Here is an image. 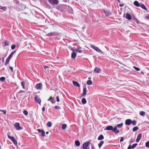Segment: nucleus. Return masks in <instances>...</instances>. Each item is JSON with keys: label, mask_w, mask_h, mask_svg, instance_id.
Returning <instances> with one entry per match:
<instances>
[{"label": "nucleus", "mask_w": 149, "mask_h": 149, "mask_svg": "<svg viewBox=\"0 0 149 149\" xmlns=\"http://www.w3.org/2000/svg\"><path fill=\"white\" fill-rule=\"evenodd\" d=\"M134 4L135 6L136 7H139L140 5V4H139V2L136 1L134 2Z\"/></svg>", "instance_id": "4be33fe9"}, {"label": "nucleus", "mask_w": 149, "mask_h": 149, "mask_svg": "<svg viewBox=\"0 0 149 149\" xmlns=\"http://www.w3.org/2000/svg\"><path fill=\"white\" fill-rule=\"evenodd\" d=\"M48 101H50L52 103H54L55 102V101L54 99V98L51 97L48 100Z\"/></svg>", "instance_id": "f3484780"}, {"label": "nucleus", "mask_w": 149, "mask_h": 149, "mask_svg": "<svg viewBox=\"0 0 149 149\" xmlns=\"http://www.w3.org/2000/svg\"><path fill=\"white\" fill-rule=\"evenodd\" d=\"M133 68L136 71H138L140 70V69L139 68H137L135 66H134L133 67Z\"/></svg>", "instance_id": "a18cd8bd"}, {"label": "nucleus", "mask_w": 149, "mask_h": 149, "mask_svg": "<svg viewBox=\"0 0 149 149\" xmlns=\"http://www.w3.org/2000/svg\"><path fill=\"white\" fill-rule=\"evenodd\" d=\"M101 71V70L99 68H97L96 67L94 70V71L96 73H99Z\"/></svg>", "instance_id": "412c9836"}, {"label": "nucleus", "mask_w": 149, "mask_h": 149, "mask_svg": "<svg viewBox=\"0 0 149 149\" xmlns=\"http://www.w3.org/2000/svg\"><path fill=\"white\" fill-rule=\"evenodd\" d=\"M4 43L5 46H8L9 45V42L7 41H5Z\"/></svg>", "instance_id": "79ce46f5"}, {"label": "nucleus", "mask_w": 149, "mask_h": 149, "mask_svg": "<svg viewBox=\"0 0 149 149\" xmlns=\"http://www.w3.org/2000/svg\"><path fill=\"white\" fill-rule=\"evenodd\" d=\"M126 18L129 20L132 19V17L130 14L128 13H127L126 15Z\"/></svg>", "instance_id": "a211bd4d"}, {"label": "nucleus", "mask_w": 149, "mask_h": 149, "mask_svg": "<svg viewBox=\"0 0 149 149\" xmlns=\"http://www.w3.org/2000/svg\"><path fill=\"white\" fill-rule=\"evenodd\" d=\"M81 48H82L81 47L78 46L77 47V49H75L74 51H77L79 53H81L82 52V50H81Z\"/></svg>", "instance_id": "2eb2a0df"}, {"label": "nucleus", "mask_w": 149, "mask_h": 149, "mask_svg": "<svg viewBox=\"0 0 149 149\" xmlns=\"http://www.w3.org/2000/svg\"><path fill=\"white\" fill-rule=\"evenodd\" d=\"M0 9L3 11H6V10L7 8L6 6H2L0 5Z\"/></svg>", "instance_id": "bb28decb"}, {"label": "nucleus", "mask_w": 149, "mask_h": 149, "mask_svg": "<svg viewBox=\"0 0 149 149\" xmlns=\"http://www.w3.org/2000/svg\"><path fill=\"white\" fill-rule=\"evenodd\" d=\"M89 142H88L84 143L82 146L83 149H87L89 145Z\"/></svg>", "instance_id": "0eeeda50"}, {"label": "nucleus", "mask_w": 149, "mask_h": 149, "mask_svg": "<svg viewBox=\"0 0 149 149\" xmlns=\"http://www.w3.org/2000/svg\"><path fill=\"white\" fill-rule=\"evenodd\" d=\"M16 129L18 130H21L22 128L20 126L19 124L18 123H16L14 125Z\"/></svg>", "instance_id": "6e6552de"}, {"label": "nucleus", "mask_w": 149, "mask_h": 149, "mask_svg": "<svg viewBox=\"0 0 149 149\" xmlns=\"http://www.w3.org/2000/svg\"><path fill=\"white\" fill-rule=\"evenodd\" d=\"M104 141H100L99 143L98 144L99 147L100 148L102 146V145L103 144Z\"/></svg>", "instance_id": "a878e982"}, {"label": "nucleus", "mask_w": 149, "mask_h": 149, "mask_svg": "<svg viewBox=\"0 0 149 149\" xmlns=\"http://www.w3.org/2000/svg\"><path fill=\"white\" fill-rule=\"evenodd\" d=\"M104 13L107 17L111 15V13L110 11L108 10H104Z\"/></svg>", "instance_id": "9d476101"}, {"label": "nucleus", "mask_w": 149, "mask_h": 149, "mask_svg": "<svg viewBox=\"0 0 149 149\" xmlns=\"http://www.w3.org/2000/svg\"><path fill=\"white\" fill-rule=\"evenodd\" d=\"M56 99L57 102H59V101L60 100H59V97H58V96L56 97Z\"/></svg>", "instance_id": "8fccbe9b"}, {"label": "nucleus", "mask_w": 149, "mask_h": 149, "mask_svg": "<svg viewBox=\"0 0 149 149\" xmlns=\"http://www.w3.org/2000/svg\"><path fill=\"white\" fill-rule=\"evenodd\" d=\"M132 19L135 22L137 23L138 24L139 23V21L134 17H132Z\"/></svg>", "instance_id": "5701e85b"}, {"label": "nucleus", "mask_w": 149, "mask_h": 149, "mask_svg": "<svg viewBox=\"0 0 149 149\" xmlns=\"http://www.w3.org/2000/svg\"><path fill=\"white\" fill-rule=\"evenodd\" d=\"M55 108L56 109H61V108L60 107L58 106H55Z\"/></svg>", "instance_id": "09e8293b"}, {"label": "nucleus", "mask_w": 149, "mask_h": 149, "mask_svg": "<svg viewBox=\"0 0 149 149\" xmlns=\"http://www.w3.org/2000/svg\"><path fill=\"white\" fill-rule=\"evenodd\" d=\"M73 84L74 86H76L78 87H80V85L77 81H73Z\"/></svg>", "instance_id": "6ab92c4d"}, {"label": "nucleus", "mask_w": 149, "mask_h": 149, "mask_svg": "<svg viewBox=\"0 0 149 149\" xmlns=\"http://www.w3.org/2000/svg\"><path fill=\"white\" fill-rule=\"evenodd\" d=\"M140 6L143 9L145 10H147V8L144 4L141 3Z\"/></svg>", "instance_id": "b1692460"}, {"label": "nucleus", "mask_w": 149, "mask_h": 149, "mask_svg": "<svg viewBox=\"0 0 149 149\" xmlns=\"http://www.w3.org/2000/svg\"><path fill=\"white\" fill-rule=\"evenodd\" d=\"M16 7L19 11L23 10L26 8V6L25 5L21 3L20 4H18V5L16 6Z\"/></svg>", "instance_id": "f03ea898"}, {"label": "nucleus", "mask_w": 149, "mask_h": 149, "mask_svg": "<svg viewBox=\"0 0 149 149\" xmlns=\"http://www.w3.org/2000/svg\"><path fill=\"white\" fill-rule=\"evenodd\" d=\"M16 52V51H15L12 52L7 58L10 60V59L13 57L14 54Z\"/></svg>", "instance_id": "dca6fc26"}, {"label": "nucleus", "mask_w": 149, "mask_h": 149, "mask_svg": "<svg viewBox=\"0 0 149 149\" xmlns=\"http://www.w3.org/2000/svg\"><path fill=\"white\" fill-rule=\"evenodd\" d=\"M5 78L4 77H1L0 78V80L1 81L3 82L5 81Z\"/></svg>", "instance_id": "4c0bfd02"}, {"label": "nucleus", "mask_w": 149, "mask_h": 149, "mask_svg": "<svg viewBox=\"0 0 149 149\" xmlns=\"http://www.w3.org/2000/svg\"><path fill=\"white\" fill-rule=\"evenodd\" d=\"M145 114V112L143 111H141L140 112V116H143Z\"/></svg>", "instance_id": "58836bf2"}, {"label": "nucleus", "mask_w": 149, "mask_h": 149, "mask_svg": "<svg viewBox=\"0 0 149 149\" xmlns=\"http://www.w3.org/2000/svg\"><path fill=\"white\" fill-rule=\"evenodd\" d=\"M49 3L52 5H57L59 2L58 0H48Z\"/></svg>", "instance_id": "20e7f679"}, {"label": "nucleus", "mask_w": 149, "mask_h": 149, "mask_svg": "<svg viewBox=\"0 0 149 149\" xmlns=\"http://www.w3.org/2000/svg\"><path fill=\"white\" fill-rule=\"evenodd\" d=\"M25 83L24 81H22L21 82V85L22 87V88L24 89H25V87L24 86V85L25 84Z\"/></svg>", "instance_id": "7c9ffc66"}, {"label": "nucleus", "mask_w": 149, "mask_h": 149, "mask_svg": "<svg viewBox=\"0 0 149 149\" xmlns=\"http://www.w3.org/2000/svg\"><path fill=\"white\" fill-rule=\"evenodd\" d=\"M139 129V127H135L133 128L132 129L133 132H135Z\"/></svg>", "instance_id": "f704fd0d"}, {"label": "nucleus", "mask_w": 149, "mask_h": 149, "mask_svg": "<svg viewBox=\"0 0 149 149\" xmlns=\"http://www.w3.org/2000/svg\"><path fill=\"white\" fill-rule=\"evenodd\" d=\"M45 107H42V111H45Z\"/></svg>", "instance_id": "4d7b16f0"}, {"label": "nucleus", "mask_w": 149, "mask_h": 149, "mask_svg": "<svg viewBox=\"0 0 149 149\" xmlns=\"http://www.w3.org/2000/svg\"><path fill=\"white\" fill-rule=\"evenodd\" d=\"M123 125V123H122L120 124L117 125H116L114 127H116V128L117 127L120 128L122 127Z\"/></svg>", "instance_id": "393cba45"}, {"label": "nucleus", "mask_w": 149, "mask_h": 149, "mask_svg": "<svg viewBox=\"0 0 149 149\" xmlns=\"http://www.w3.org/2000/svg\"><path fill=\"white\" fill-rule=\"evenodd\" d=\"M23 113L26 116L28 114V112L27 111L25 110L23 111Z\"/></svg>", "instance_id": "37998d69"}, {"label": "nucleus", "mask_w": 149, "mask_h": 149, "mask_svg": "<svg viewBox=\"0 0 149 149\" xmlns=\"http://www.w3.org/2000/svg\"><path fill=\"white\" fill-rule=\"evenodd\" d=\"M118 1L119 3H120V0H118Z\"/></svg>", "instance_id": "338daca9"}, {"label": "nucleus", "mask_w": 149, "mask_h": 149, "mask_svg": "<svg viewBox=\"0 0 149 149\" xmlns=\"http://www.w3.org/2000/svg\"><path fill=\"white\" fill-rule=\"evenodd\" d=\"M131 148H132V146L130 145L128 146L127 149H131Z\"/></svg>", "instance_id": "5fc2aeb1"}, {"label": "nucleus", "mask_w": 149, "mask_h": 149, "mask_svg": "<svg viewBox=\"0 0 149 149\" xmlns=\"http://www.w3.org/2000/svg\"><path fill=\"white\" fill-rule=\"evenodd\" d=\"M0 111L2 112L4 114H6V110H1L0 109Z\"/></svg>", "instance_id": "de8ad7c7"}, {"label": "nucleus", "mask_w": 149, "mask_h": 149, "mask_svg": "<svg viewBox=\"0 0 149 149\" xmlns=\"http://www.w3.org/2000/svg\"><path fill=\"white\" fill-rule=\"evenodd\" d=\"M49 133V132L47 131L46 132V134H47Z\"/></svg>", "instance_id": "69168bd1"}, {"label": "nucleus", "mask_w": 149, "mask_h": 149, "mask_svg": "<svg viewBox=\"0 0 149 149\" xmlns=\"http://www.w3.org/2000/svg\"><path fill=\"white\" fill-rule=\"evenodd\" d=\"M104 130H111L112 131L114 132L116 134L118 133L119 132V130L117 129L116 127H114L113 128V126L111 125L106 127L104 129Z\"/></svg>", "instance_id": "f257e3e1"}, {"label": "nucleus", "mask_w": 149, "mask_h": 149, "mask_svg": "<svg viewBox=\"0 0 149 149\" xmlns=\"http://www.w3.org/2000/svg\"><path fill=\"white\" fill-rule=\"evenodd\" d=\"M132 123L133 125H135L136 124V121L135 120L132 121Z\"/></svg>", "instance_id": "c03bdc74"}, {"label": "nucleus", "mask_w": 149, "mask_h": 149, "mask_svg": "<svg viewBox=\"0 0 149 149\" xmlns=\"http://www.w3.org/2000/svg\"><path fill=\"white\" fill-rule=\"evenodd\" d=\"M47 126L48 127H51L52 126V124L51 122H48L47 123Z\"/></svg>", "instance_id": "c9c22d12"}, {"label": "nucleus", "mask_w": 149, "mask_h": 149, "mask_svg": "<svg viewBox=\"0 0 149 149\" xmlns=\"http://www.w3.org/2000/svg\"><path fill=\"white\" fill-rule=\"evenodd\" d=\"M86 94V88H84L83 89V93L81 95V97H84Z\"/></svg>", "instance_id": "ddd939ff"}, {"label": "nucleus", "mask_w": 149, "mask_h": 149, "mask_svg": "<svg viewBox=\"0 0 149 149\" xmlns=\"http://www.w3.org/2000/svg\"><path fill=\"white\" fill-rule=\"evenodd\" d=\"M145 18L146 19H149V15L147 16H146Z\"/></svg>", "instance_id": "052dcab7"}, {"label": "nucleus", "mask_w": 149, "mask_h": 149, "mask_svg": "<svg viewBox=\"0 0 149 149\" xmlns=\"http://www.w3.org/2000/svg\"><path fill=\"white\" fill-rule=\"evenodd\" d=\"M39 132L42 133L41 136H44L45 135V133L44 131L42 130H40L38 129L37 130Z\"/></svg>", "instance_id": "9b49d317"}, {"label": "nucleus", "mask_w": 149, "mask_h": 149, "mask_svg": "<svg viewBox=\"0 0 149 149\" xmlns=\"http://www.w3.org/2000/svg\"><path fill=\"white\" fill-rule=\"evenodd\" d=\"M35 88L38 90H42V83H39L37 84L35 86Z\"/></svg>", "instance_id": "423d86ee"}, {"label": "nucleus", "mask_w": 149, "mask_h": 149, "mask_svg": "<svg viewBox=\"0 0 149 149\" xmlns=\"http://www.w3.org/2000/svg\"><path fill=\"white\" fill-rule=\"evenodd\" d=\"M9 69L11 70L12 72H13V68L12 67L10 66Z\"/></svg>", "instance_id": "3c124183"}, {"label": "nucleus", "mask_w": 149, "mask_h": 149, "mask_svg": "<svg viewBox=\"0 0 149 149\" xmlns=\"http://www.w3.org/2000/svg\"><path fill=\"white\" fill-rule=\"evenodd\" d=\"M49 68V67L48 66H45L44 67V68L45 69H46L47 68Z\"/></svg>", "instance_id": "6e6d98bb"}, {"label": "nucleus", "mask_w": 149, "mask_h": 149, "mask_svg": "<svg viewBox=\"0 0 149 149\" xmlns=\"http://www.w3.org/2000/svg\"><path fill=\"white\" fill-rule=\"evenodd\" d=\"M55 34L54 32H50L47 34V36H52Z\"/></svg>", "instance_id": "c756f323"}, {"label": "nucleus", "mask_w": 149, "mask_h": 149, "mask_svg": "<svg viewBox=\"0 0 149 149\" xmlns=\"http://www.w3.org/2000/svg\"><path fill=\"white\" fill-rule=\"evenodd\" d=\"M24 92L25 91H24L21 90L19 92V93H24Z\"/></svg>", "instance_id": "680f3d73"}, {"label": "nucleus", "mask_w": 149, "mask_h": 149, "mask_svg": "<svg viewBox=\"0 0 149 149\" xmlns=\"http://www.w3.org/2000/svg\"><path fill=\"white\" fill-rule=\"evenodd\" d=\"M86 84L88 85H91L92 84V82L91 80H88Z\"/></svg>", "instance_id": "e433bc0d"}, {"label": "nucleus", "mask_w": 149, "mask_h": 149, "mask_svg": "<svg viewBox=\"0 0 149 149\" xmlns=\"http://www.w3.org/2000/svg\"><path fill=\"white\" fill-rule=\"evenodd\" d=\"M4 58H2V61L3 62L4 61Z\"/></svg>", "instance_id": "0e129e2a"}, {"label": "nucleus", "mask_w": 149, "mask_h": 149, "mask_svg": "<svg viewBox=\"0 0 149 149\" xmlns=\"http://www.w3.org/2000/svg\"><path fill=\"white\" fill-rule=\"evenodd\" d=\"M104 137L102 135H100L98 138V140H102L104 139Z\"/></svg>", "instance_id": "c85d7f7f"}, {"label": "nucleus", "mask_w": 149, "mask_h": 149, "mask_svg": "<svg viewBox=\"0 0 149 149\" xmlns=\"http://www.w3.org/2000/svg\"><path fill=\"white\" fill-rule=\"evenodd\" d=\"M75 144L77 146H79L80 145V143L79 141H75Z\"/></svg>", "instance_id": "2f4dec72"}, {"label": "nucleus", "mask_w": 149, "mask_h": 149, "mask_svg": "<svg viewBox=\"0 0 149 149\" xmlns=\"http://www.w3.org/2000/svg\"><path fill=\"white\" fill-rule=\"evenodd\" d=\"M16 6L18 5V4H20L19 3V2L18 1H16Z\"/></svg>", "instance_id": "603ef678"}, {"label": "nucleus", "mask_w": 149, "mask_h": 149, "mask_svg": "<svg viewBox=\"0 0 149 149\" xmlns=\"http://www.w3.org/2000/svg\"><path fill=\"white\" fill-rule=\"evenodd\" d=\"M35 101L36 102L40 104L41 102V100L37 95L36 96L35 98Z\"/></svg>", "instance_id": "1a4fd4ad"}, {"label": "nucleus", "mask_w": 149, "mask_h": 149, "mask_svg": "<svg viewBox=\"0 0 149 149\" xmlns=\"http://www.w3.org/2000/svg\"><path fill=\"white\" fill-rule=\"evenodd\" d=\"M8 138L10 139L15 144H17V141L14 137L10 136L8 135Z\"/></svg>", "instance_id": "39448f33"}, {"label": "nucleus", "mask_w": 149, "mask_h": 149, "mask_svg": "<svg viewBox=\"0 0 149 149\" xmlns=\"http://www.w3.org/2000/svg\"><path fill=\"white\" fill-rule=\"evenodd\" d=\"M63 1L64 2H66L67 1L66 0H63Z\"/></svg>", "instance_id": "e2e57ef3"}, {"label": "nucleus", "mask_w": 149, "mask_h": 149, "mask_svg": "<svg viewBox=\"0 0 149 149\" xmlns=\"http://www.w3.org/2000/svg\"><path fill=\"white\" fill-rule=\"evenodd\" d=\"M91 47L95 50L98 52H101L102 54H103V52L98 47L95 46L93 45H91Z\"/></svg>", "instance_id": "7ed1b4c3"}, {"label": "nucleus", "mask_w": 149, "mask_h": 149, "mask_svg": "<svg viewBox=\"0 0 149 149\" xmlns=\"http://www.w3.org/2000/svg\"><path fill=\"white\" fill-rule=\"evenodd\" d=\"M67 127V125L66 124H63L62 125L61 128L62 129H65Z\"/></svg>", "instance_id": "473e14b6"}, {"label": "nucleus", "mask_w": 149, "mask_h": 149, "mask_svg": "<svg viewBox=\"0 0 149 149\" xmlns=\"http://www.w3.org/2000/svg\"><path fill=\"white\" fill-rule=\"evenodd\" d=\"M91 149H95L93 145V144H92Z\"/></svg>", "instance_id": "13d9d810"}, {"label": "nucleus", "mask_w": 149, "mask_h": 149, "mask_svg": "<svg viewBox=\"0 0 149 149\" xmlns=\"http://www.w3.org/2000/svg\"><path fill=\"white\" fill-rule=\"evenodd\" d=\"M132 123V120L130 119L126 120L125 121V124L128 125H129Z\"/></svg>", "instance_id": "4468645a"}, {"label": "nucleus", "mask_w": 149, "mask_h": 149, "mask_svg": "<svg viewBox=\"0 0 149 149\" xmlns=\"http://www.w3.org/2000/svg\"><path fill=\"white\" fill-rule=\"evenodd\" d=\"M124 6V4H119V6L120 7H122Z\"/></svg>", "instance_id": "bf43d9fd"}, {"label": "nucleus", "mask_w": 149, "mask_h": 149, "mask_svg": "<svg viewBox=\"0 0 149 149\" xmlns=\"http://www.w3.org/2000/svg\"><path fill=\"white\" fill-rule=\"evenodd\" d=\"M145 146L147 148H148L149 147V141L147 142L146 143Z\"/></svg>", "instance_id": "ea45409f"}, {"label": "nucleus", "mask_w": 149, "mask_h": 149, "mask_svg": "<svg viewBox=\"0 0 149 149\" xmlns=\"http://www.w3.org/2000/svg\"><path fill=\"white\" fill-rule=\"evenodd\" d=\"M10 60V59H9L8 58H7L6 59V60L5 63V65H6L8 64V63L9 62V61Z\"/></svg>", "instance_id": "72a5a7b5"}, {"label": "nucleus", "mask_w": 149, "mask_h": 149, "mask_svg": "<svg viewBox=\"0 0 149 149\" xmlns=\"http://www.w3.org/2000/svg\"><path fill=\"white\" fill-rule=\"evenodd\" d=\"M91 79V78L90 77H89L88 78V79Z\"/></svg>", "instance_id": "774afa93"}, {"label": "nucleus", "mask_w": 149, "mask_h": 149, "mask_svg": "<svg viewBox=\"0 0 149 149\" xmlns=\"http://www.w3.org/2000/svg\"><path fill=\"white\" fill-rule=\"evenodd\" d=\"M142 137V134L140 133L138 134L137 136V139H136V142L137 143L139 142L141 139Z\"/></svg>", "instance_id": "f8f14e48"}, {"label": "nucleus", "mask_w": 149, "mask_h": 149, "mask_svg": "<svg viewBox=\"0 0 149 149\" xmlns=\"http://www.w3.org/2000/svg\"><path fill=\"white\" fill-rule=\"evenodd\" d=\"M123 137H121L120 138V142H121L123 141Z\"/></svg>", "instance_id": "864d4df0"}, {"label": "nucleus", "mask_w": 149, "mask_h": 149, "mask_svg": "<svg viewBox=\"0 0 149 149\" xmlns=\"http://www.w3.org/2000/svg\"><path fill=\"white\" fill-rule=\"evenodd\" d=\"M15 45H12L11 46V48L12 49H14L15 47Z\"/></svg>", "instance_id": "49530a36"}, {"label": "nucleus", "mask_w": 149, "mask_h": 149, "mask_svg": "<svg viewBox=\"0 0 149 149\" xmlns=\"http://www.w3.org/2000/svg\"><path fill=\"white\" fill-rule=\"evenodd\" d=\"M137 145V143H136L133 144L132 146V149L134 148Z\"/></svg>", "instance_id": "a19ab883"}, {"label": "nucleus", "mask_w": 149, "mask_h": 149, "mask_svg": "<svg viewBox=\"0 0 149 149\" xmlns=\"http://www.w3.org/2000/svg\"><path fill=\"white\" fill-rule=\"evenodd\" d=\"M81 102L83 104H85L86 103V100L85 98H83L82 99Z\"/></svg>", "instance_id": "cd10ccee"}, {"label": "nucleus", "mask_w": 149, "mask_h": 149, "mask_svg": "<svg viewBox=\"0 0 149 149\" xmlns=\"http://www.w3.org/2000/svg\"><path fill=\"white\" fill-rule=\"evenodd\" d=\"M77 56L76 54L74 52H73L71 54V57L72 59H74Z\"/></svg>", "instance_id": "aec40b11"}]
</instances>
